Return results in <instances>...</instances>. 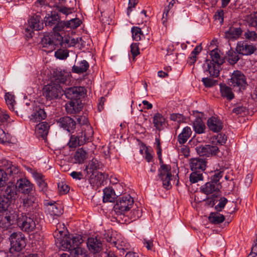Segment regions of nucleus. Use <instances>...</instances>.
Segmentation results:
<instances>
[{"instance_id":"49","label":"nucleus","mask_w":257,"mask_h":257,"mask_svg":"<svg viewBox=\"0 0 257 257\" xmlns=\"http://www.w3.org/2000/svg\"><path fill=\"white\" fill-rule=\"evenodd\" d=\"M132 32L133 39L137 41H140L141 39V36L144 35L141 28L139 27H133Z\"/></svg>"},{"instance_id":"32","label":"nucleus","mask_w":257,"mask_h":257,"mask_svg":"<svg viewBox=\"0 0 257 257\" xmlns=\"http://www.w3.org/2000/svg\"><path fill=\"white\" fill-rule=\"evenodd\" d=\"M56 42L57 43V46L60 45L62 48L66 49L71 47L70 45V37L68 36L62 37L60 34L56 33Z\"/></svg>"},{"instance_id":"20","label":"nucleus","mask_w":257,"mask_h":257,"mask_svg":"<svg viewBox=\"0 0 257 257\" xmlns=\"http://www.w3.org/2000/svg\"><path fill=\"white\" fill-rule=\"evenodd\" d=\"M206 161L204 159L196 158L190 160V168L192 171H203L206 168Z\"/></svg>"},{"instance_id":"25","label":"nucleus","mask_w":257,"mask_h":257,"mask_svg":"<svg viewBox=\"0 0 257 257\" xmlns=\"http://www.w3.org/2000/svg\"><path fill=\"white\" fill-rule=\"evenodd\" d=\"M46 211L51 216H60L62 214L61 207L55 202L48 203L46 206Z\"/></svg>"},{"instance_id":"38","label":"nucleus","mask_w":257,"mask_h":257,"mask_svg":"<svg viewBox=\"0 0 257 257\" xmlns=\"http://www.w3.org/2000/svg\"><path fill=\"white\" fill-rule=\"evenodd\" d=\"M75 163L78 164L83 163L86 159V152L82 148L78 149L74 156Z\"/></svg>"},{"instance_id":"3","label":"nucleus","mask_w":257,"mask_h":257,"mask_svg":"<svg viewBox=\"0 0 257 257\" xmlns=\"http://www.w3.org/2000/svg\"><path fill=\"white\" fill-rule=\"evenodd\" d=\"M63 89L60 84L51 82L43 89V95L47 100H51L60 98L63 94Z\"/></svg>"},{"instance_id":"57","label":"nucleus","mask_w":257,"mask_h":257,"mask_svg":"<svg viewBox=\"0 0 257 257\" xmlns=\"http://www.w3.org/2000/svg\"><path fill=\"white\" fill-rule=\"evenodd\" d=\"M25 235L21 232H14L10 237V239L12 241L14 240H15V241H23L25 240Z\"/></svg>"},{"instance_id":"54","label":"nucleus","mask_w":257,"mask_h":257,"mask_svg":"<svg viewBox=\"0 0 257 257\" xmlns=\"http://www.w3.org/2000/svg\"><path fill=\"white\" fill-rule=\"evenodd\" d=\"M107 174L104 173L97 172V184L100 185H104L107 183Z\"/></svg>"},{"instance_id":"45","label":"nucleus","mask_w":257,"mask_h":257,"mask_svg":"<svg viewBox=\"0 0 257 257\" xmlns=\"http://www.w3.org/2000/svg\"><path fill=\"white\" fill-rule=\"evenodd\" d=\"M227 141V137L223 134H219L217 135L216 137H213L212 141V143L214 145L217 146L219 145L220 146L223 145L225 144Z\"/></svg>"},{"instance_id":"6","label":"nucleus","mask_w":257,"mask_h":257,"mask_svg":"<svg viewBox=\"0 0 257 257\" xmlns=\"http://www.w3.org/2000/svg\"><path fill=\"white\" fill-rule=\"evenodd\" d=\"M41 18L39 15L32 16L28 21L30 28H26L25 33L28 38L33 37V31H39L43 28V23L41 22Z\"/></svg>"},{"instance_id":"56","label":"nucleus","mask_w":257,"mask_h":257,"mask_svg":"<svg viewBox=\"0 0 257 257\" xmlns=\"http://www.w3.org/2000/svg\"><path fill=\"white\" fill-rule=\"evenodd\" d=\"M100 22L101 23V28H100V30L101 32L102 31H104L105 26L106 24H108V16L107 15H105L104 12H101V16L99 18Z\"/></svg>"},{"instance_id":"41","label":"nucleus","mask_w":257,"mask_h":257,"mask_svg":"<svg viewBox=\"0 0 257 257\" xmlns=\"http://www.w3.org/2000/svg\"><path fill=\"white\" fill-rule=\"evenodd\" d=\"M193 127L196 133L201 134L203 133L205 126L201 117H198L195 119L193 123Z\"/></svg>"},{"instance_id":"12","label":"nucleus","mask_w":257,"mask_h":257,"mask_svg":"<svg viewBox=\"0 0 257 257\" xmlns=\"http://www.w3.org/2000/svg\"><path fill=\"white\" fill-rule=\"evenodd\" d=\"M42 47L44 48L43 50L46 52H52L57 46L56 42V33L51 35H45L42 39L41 42Z\"/></svg>"},{"instance_id":"29","label":"nucleus","mask_w":257,"mask_h":257,"mask_svg":"<svg viewBox=\"0 0 257 257\" xmlns=\"http://www.w3.org/2000/svg\"><path fill=\"white\" fill-rule=\"evenodd\" d=\"M46 116L47 114L44 109L36 107L31 114V120L33 122H38L44 119Z\"/></svg>"},{"instance_id":"53","label":"nucleus","mask_w":257,"mask_h":257,"mask_svg":"<svg viewBox=\"0 0 257 257\" xmlns=\"http://www.w3.org/2000/svg\"><path fill=\"white\" fill-rule=\"evenodd\" d=\"M228 200L227 198L225 197H221L219 200L218 204L214 207L215 210L217 212L221 211L224 208Z\"/></svg>"},{"instance_id":"64","label":"nucleus","mask_w":257,"mask_h":257,"mask_svg":"<svg viewBox=\"0 0 257 257\" xmlns=\"http://www.w3.org/2000/svg\"><path fill=\"white\" fill-rule=\"evenodd\" d=\"M218 197V194H212L211 196L207 198L206 200V203L207 204V205L210 206L212 207H213L216 202L217 201V198Z\"/></svg>"},{"instance_id":"23","label":"nucleus","mask_w":257,"mask_h":257,"mask_svg":"<svg viewBox=\"0 0 257 257\" xmlns=\"http://www.w3.org/2000/svg\"><path fill=\"white\" fill-rule=\"evenodd\" d=\"M33 176L36 181L40 191L46 193L48 189V185L45 182L44 176L41 173L35 172L33 173Z\"/></svg>"},{"instance_id":"27","label":"nucleus","mask_w":257,"mask_h":257,"mask_svg":"<svg viewBox=\"0 0 257 257\" xmlns=\"http://www.w3.org/2000/svg\"><path fill=\"white\" fill-rule=\"evenodd\" d=\"M219 86L220 92L222 97L226 98L229 101L234 98V95L230 87L222 83H220Z\"/></svg>"},{"instance_id":"26","label":"nucleus","mask_w":257,"mask_h":257,"mask_svg":"<svg viewBox=\"0 0 257 257\" xmlns=\"http://www.w3.org/2000/svg\"><path fill=\"white\" fill-rule=\"evenodd\" d=\"M207 125L209 129L214 132H218L222 128L221 121L214 117H212L208 119Z\"/></svg>"},{"instance_id":"47","label":"nucleus","mask_w":257,"mask_h":257,"mask_svg":"<svg viewBox=\"0 0 257 257\" xmlns=\"http://www.w3.org/2000/svg\"><path fill=\"white\" fill-rule=\"evenodd\" d=\"M203 179L201 171H193L190 175V181L192 183H197L198 181L203 180Z\"/></svg>"},{"instance_id":"1","label":"nucleus","mask_w":257,"mask_h":257,"mask_svg":"<svg viewBox=\"0 0 257 257\" xmlns=\"http://www.w3.org/2000/svg\"><path fill=\"white\" fill-rule=\"evenodd\" d=\"M66 97L70 99L66 103L65 109L68 113L74 114L79 112L83 107L81 98L84 95V88L83 87H72L66 88L63 91Z\"/></svg>"},{"instance_id":"21","label":"nucleus","mask_w":257,"mask_h":257,"mask_svg":"<svg viewBox=\"0 0 257 257\" xmlns=\"http://www.w3.org/2000/svg\"><path fill=\"white\" fill-rule=\"evenodd\" d=\"M120 192L116 194L111 187L105 188L103 190L102 200L103 202H114Z\"/></svg>"},{"instance_id":"11","label":"nucleus","mask_w":257,"mask_h":257,"mask_svg":"<svg viewBox=\"0 0 257 257\" xmlns=\"http://www.w3.org/2000/svg\"><path fill=\"white\" fill-rule=\"evenodd\" d=\"M197 154L200 156L211 157L215 156L219 151V148L216 145H201L196 148Z\"/></svg>"},{"instance_id":"36","label":"nucleus","mask_w":257,"mask_h":257,"mask_svg":"<svg viewBox=\"0 0 257 257\" xmlns=\"http://www.w3.org/2000/svg\"><path fill=\"white\" fill-rule=\"evenodd\" d=\"M5 213L4 219L7 220L8 226L14 224L16 221L18 223V219L20 216H19L16 212L13 210L8 212L7 210Z\"/></svg>"},{"instance_id":"48","label":"nucleus","mask_w":257,"mask_h":257,"mask_svg":"<svg viewBox=\"0 0 257 257\" xmlns=\"http://www.w3.org/2000/svg\"><path fill=\"white\" fill-rule=\"evenodd\" d=\"M81 24V21L77 18L72 19L69 21H66V28L76 29Z\"/></svg>"},{"instance_id":"42","label":"nucleus","mask_w":257,"mask_h":257,"mask_svg":"<svg viewBox=\"0 0 257 257\" xmlns=\"http://www.w3.org/2000/svg\"><path fill=\"white\" fill-rule=\"evenodd\" d=\"M165 121V118L163 116L159 113H156L153 117V123L154 126L157 130H160L163 124L164 123Z\"/></svg>"},{"instance_id":"35","label":"nucleus","mask_w":257,"mask_h":257,"mask_svg":"<svg viewBox=\"0 0 257 257\" xmlns=\"http://www.w3.org/2000/svg\"><path fill=\"white\" fill-rule=\"evenodd\" d=\"M219 212H211L208 217L209 221L213 224H217L223 222L225 220L223 215L219 213Z\"/></svg>"},{"instance_id":"28","label":"nucleus","mask_w":257,"mask_h":257,"mask_svg":"<svg viewBox=\"0 0 257 257\" xmlns=\"http://www.w3.org/2000/svg\"><path fill=\"white\" fill-rule=\"evenodd\" d=\"M49 127L50 126L47 122H41L36 125V132L39 137L45 138L48 134Z\"/></svg>"},{"instance_id":"55","label":"nucleus","mask_w":257,"mask_h":257,"mask_svg":"<svg viewBox=\"0 0 257 257\" xmlns=\"http://www.w3.org/2000/svg\"><path fill=\"white\" fill-rule=\"evenodd\" d=\"M56 10L58 12L65 15H68L69 14H72V11L73 10V8H67L65 7H63L59 5H56Z\"/></svg>"},{"instance_id":"52","label":"nucleus","mask_w":257,"mask_h":257,"mask_svg":"<svg viewBox=\"0 0 257 257\" xmlns=\"http://www.w3.org/2000/svg\"><path fill=\"white\" fill-rule=\"evenodd\" d=\"M5 100L10 109H13L15 102L14 96L9 92L6 93L5 95Z\"/></svg>"},{"instance_id":"30","label":"nucleus","mask_w":257,"mask_h":257,"mask_svg":"<svg viewBox=\"0 0 257 257\" xmlns=\"http://www.w3.org/2000/svg\"><path fill=\"white\" fill-rule=\"evenodd\" d=\"M241 33L242 30L239 27H231L225 32L224 37L229 39H236L241 35Z\"/></svg>"},{"instance_id":"34","label":"nucleus","mask_w":257,"mask_h":257,"mask_svg":"<svg viewBox=\"0 0 257 257\" xmlns=\"http://www.w3.org/2000/svg\"><path fill=\"white\" fill-rule=\"evenodd\" d=\"M26 246V242H11L9 251L12 254L20 252L25 249Z\"/></svg>"},{"instance_id":"50","label":"nucleus","mask_w":257,"mask_h":257,"mask_svg":"<svg viewBox=\"0 0 257 257\" xmlns=\"http://www.w3.org/2000/svg\"><path fill=\"white\" fill-rule=\"evenodd\" d=\"M9 176V173L3 169H0V188L4 186L8 180Z\"/></svg>"},{"instance_id":"24","label":"nucleus","mask_w":257,"mask_h":257,"mask_svg":"<svg viewBox=\"0 0 257 257\" xmlns=\"http://www.w3.org/2000/svg\"><path fill=\"white\" fill-rule=\"evenodd\" d=\"M89 64L85 60L75 61V64L72 67V71L77 74H81L86 72L89 68Z\"/></svg>"},{"instance_id":"17","label":"nucleus","mask_w":257,"mask_h":257,"mask_svg":"<svg viewBox=\"0 0 257 257\" xmlns=\"http://www.w3.org/2000/svg\"><path fill=\"white\" fill-rule=\"evenodd\" d=\"M1 169H3L9 173V176L13 177L14 181H15V175H17L20 172L19 169L16 166L13 165L12 162L3 159L0 161Z\"/></svg>"},{"instance_id":"46","label":"nucleus","mask_w":257,"mask_h":257,"mask_svg":"<svg viewBox=\"0 0 257 257\" xmlns=\"http://www.w3.org/2000/svg\"><path fill=\"white\" fill-rule=\"evenodd\" d=\"M69 56V51L65 48H60L55 52V56L59 59H66Z\"/></svg>"},{"instance_id":"60","label":"nucleus","mask_w":257,"mask_h":257,"mask_svg":"<svg viewBox=\"0 0 257 257\" xmlns=\"http://www.w3.org/2000/svg\"><path fill=\"white\" fill-rule=\"evenodd\" d=\"M223 171L217 170L214 172L213 175L211 177V181L216 183V184H220L219 183L220 179L223 176Z\"/></svg>"},{"instance_id":"22","label":"nucleus","mask_w":257,"mask_h":257,"mask_svg":"<svg viewBox=\"0 0 257 257\" xmlns=\"http://www.w3.org/2000/svg\"><path fill=\"white\" fill-rule=\"evenodd\" d=\"M35 193H30L23 199V206L28 211H31V208L37 205V200Z\"/></svg>"},{"instance_id":"16","label":"nucleus","mask_w":257,"mask_h":257,"mask_svg":"<svg viewBox=\"0 0 257 257\" xmlns=\"http://www.w3.org/2000/svg\"><path fill=\"white\" fill-rule=\"evenodd\" d=\"M94 131L91 125H86L84 130L76 136L80 145H83L86 142H91L93 136Z\"/></svg>"},{"instance_id":"39","label":"nucleus","mask_w":257,"mask_h":257,"mask_svg":"<svg viewBox=\"0 0 257 257\" xmlns=\"http://www.w3.org/2000/svg\"><path fill=\"white\" fill-rule=\"evenodd\" d=\"M220 66V65H218L210 62L209 63H207V69L206 71H208L210 76L217 77L219 75V68Z\"/></svg>"},{"instance_id":"18","label":"nucleus","mask_w":257,"mask_h":257,"mask_svg":"<svg viewBox=\"0 0 257 257\" xmlns=\"http://www.w3.org/2000/svg\"><path fill=\"white\" fill-rule=\"evenodd\" d=\"M57 124L59 126L69 132L73 131L76 126L75 120L69 116L60 117L57 120Z\"/></svg>"},{"instance_id":"40","label":"nucleus","mask_w":257,"mask_h":257,"mask_svg":"<svg viewBox=\"0 0 257 257\" xmlns=\"http://www.w3.org/2000/svg\"><path fill=\"white\" fill-rule=\"evenodd\" d=\"M210 55L211 58V61L210 62H211L212 63L221 65L224 62V59L220 57L219 54L217 52V49L211 51Z\"/></svg>"},{"instance_id":"8","label":"nucleus","mask_w":257,"mask_h":257,"mask_svg":"<svg viewBox=\"0 0 257 257\" xmlns=\"http://www.w3.org/2000/svg\"><path fill=\"white\" fill-rule=\"evenodd\" d=\"M15 179H17L16 186L20 192L25 194L35 193V190L34 185L29 180L26 178H18V175H15Z\"/></svg>"},{"instance_id":"2","label":"nucleus","mask_w":257,"mask_h":257,"mask_svg":"<svg viewBox=\"0 0 257 257\" xmlns=\"http://www.w3.org/2000/svg\"><path fill=\"white\" fill-rule=\"evenodd\" d=\"M134 203V199L130 195L119 197L114 205V211L117 215H125L132 207Z\"/></svg>"},{"instance_id":"15","label":"nucleus","mask_w":257,"mask_h":257,"mask_svg":"<svg viewBox=\"0 0 257 257\" xmlns=\"http://www.w3.org/2000/svg\"><path fill=\"white\" fill-rule=\"evenodd\" d=\"M236 50L240 54L247 56L252 54L256 50V48L246 41H243L237 43Z\"/></svg>"},{"instance_id":"13","label":"nucleus","mask_w":257,"mask_h":257,"mask_svg":"<svg viewBox=\"0 0 257 257\" xmlns=\"http://www.w3.org/2000/svg\"><path fill=\"white\" fill-rule=\"evenodd\" d=\"M85 170L89 178V181L92 188L96 186V159H93L86 166Z\"/></svg>"},{"instance_id":"33","label":"nucleus","mask_w":257,"mask_h":257,"mask_svg":"<svg viewBox=\"0 0 257 257\" xmlns=\"http://www.w3.org/2000/svg\"><path fill=\"white\" fill-rule=\"evenodd\" d=\"M192 131L190 127H185L182 133L178 137V141L180 144H185L191 137Z\"/></svg>"},{"instance_id":"43","label":"nucleus","mask_w":257,"mask_h":257,"mask_svg":"<svg viewBox=\"0 0 257 257\" xmlns=\"http://www.w3.org/2000/svg\"><path fill=\"white\" fill-rule=\"evenodd\" d=\"M46 26L52 27L60 21L58 14L52 15L51 16L45 17L44 19Z\"/></svg>"},{"instance_id":"14","label":"nucleus","mask_w":257,"mask_h":257,"mask_svg":"<svg viewBox=\"0 0 257 257\" xmlns=\"http://www.w3.org/2000/svg\"><path fill=\"white\" fill-rule=\"evenodd\" d=\"M0 190V195L5 197L10 203L17 198V188L16 185L11 184L7 186L4 185L1 187Z\"/></svg>"},{"instance_id":"10","label":"nucleus","mask_w":257,"mask_h":257,"mask_svg":"<svg viewBox=\"0 0 257 257\" xmlns=\"http://www.w3.org/2000/svg\"><path fill=\"white\" fill-rule=\"evenodd\" d=\"M18 225L22 230L28 232L33 231L36 227V223L33 219L23 213L18 219Z\"/></svg>"},{"instance_id":"37","label":"nucleus","mask_w":257,"mask_h":257,"mask_svg":"<svg viewBox=\"0 0 257 257\" xmlns=\"http://www.w3.org/2000/svg\"><path fill=\"white\" fill-rule=\"evenodd\" d=\"M10 205L9 201L4 196L0 195V224L3 221V215L8 210Z\"/></svg>"},{"instance_id":"31","label":"nucleus","mask_w":257,"mask_h":257,"mask_svg":"<svg viewBox=\"0 0 257 257\" xmlns=\"http://www.w3.org/2000/svg\"><path fill=\"white\" fill-rule=\"evenodd\" d=\"M67 79V75L64 71L56 70L54 72L53 80L51 82L64 84Z\"/></svg>"},{"instance_id":"63","label":"nucleus","mask_w":257,"mask_h":257,"mask_svg":"<svg viewBox=\"0 0 257 257\" xmlns=\"http://www.w3.org/2000/svg\"><path fill=\"white\" fill-rule=\"evenodd\" d=\"M99 242L101 243V242H97V257H117L113 253L110 252L102 251L100 252Z\"/></svg>"},{"instance_id":"4","label":"nucleus","mask_w":257,"mask_h":257,"mask_svg":"<svg viewBox=\"0 0 257 257\" xmlns=\"http://www.w3.org/2000/svg\"><path fill=\"white\" fill-rule=\"evenodd\" d=\"M54 232L53 236L55 239L57 241H84L85 237L82 235V234H70L68 231L64 227L62 230L58 228Z\"/></svg>"},{"instance_id":"62","label":"nucleus","mask_w":257,"mask_h":257,"mask_svg":"<svg viewBox=\"0 0 257 257\" xmlns=\"http://www.w3.org/2000/svg\"><path fill=\"white\" fill-rule=\"evenodd\" d=\"M65 27L66 28V22L59 21L53 27V30L55 33H58L57 32L63 30Z\"/></svg>"},{"instance_id":"59","label":"nucleus","mask_w":257,"mask_h":257,"mask_svg":"<svg viewBox=\"0 0 257 257\" xmlns=\"http://www.w3.org/2000/svg\"><path fill=\"white\" fill-rule=\"evenodd\" d=\"M202 82L206 87H211L215 85L217 81L207 77L202 78Z\"/></svg>"},{"instance_id":"44","label":"nucleus","mask_w":257,"mask_h":257,"mask_svg":"<svg viewBox=\"0 0 257 257\" xmlns=\"http://www.w3.org/2000/svg\"><path fill=\"white\" fill-rule=\"evenodd\" d=\"M228 61L231 65H234L239 60L240 57L234 51L229 50L227 53Z\"/></svg>"},{"instance_id":"7","label":"nucleus","mask_w":257,"mask_h":257,"mask_svg":"<svg viewBox=\"0 0 257 257\" xmlns=\"http://www.w3.org/2000/svg\"><path fill=\"white\" fill-rule=\"evenodd\" d=\"M63 250L70 251L73 257H87L86 250L80 247H75L74 242H59Z\"/></svg>"},{"instance_id":"61","label":"nucleus","mask_w":257,"mask_h":257,"mask_svg":"<svg viewBox=\"0 0 257 257\" xmlns=\"http://www.w3.org/2000/svg\"><path fill=\"white\" fill-rule=\"evenodd\" d=\"M78 123L81 125V130H84V127L86 125H90L88 123V119L85 116H79L77 118Z\"/></svg>"},{"instance_id":"51","label":"nucleus","mask_w":257,"mask_h":257,"mask_svg":"<svg viewBox=\"0 0 257 257\" xmlns=\"http://www.w3.org/2000/svg\"><path fill=\"white\" fill-rule=\"evenodd\" d=\"M232 112L237 115H244L248 113V109L245 106L238 105L232 109Z\"/></svg>"},{"instance_id":"58","label":"nucleus","mask_w":257,"mask_h":257,"mask_svg":"<svg viewBox=\"0 0 257 257\" xmlns=\"http://www.w3.org/2000/svg\"><path fill=\"white\" fill-rule=\"evenodd\" d=\"M58 188L60 194H67L69 191V187L68 185L63 182H60L58 184Z\"/></svg>"},{"instance_id":"9","label":"nucleus","mask_w":257,"mask_h":257,"mask_svg":"<svg viewBox=\"0 0 257 257\" xmlns=\"http://www.w3.org/2000/svg\"><path fill=\"white\" fill-rule=\"evenodd\" d=\"M171 170V166L165 164H162L159 170V177L162 181L163 187L167 190L171 188L170 180L172 179V175Z\"/></svg>"},{"instance_id":"5","label":"nucleus","mask_w":257,"mask_h":257,"mask_svg":"<svg viewBox=\"0 0 257 257\" xmlns=\"http://www.w3.org/2000/svg\"><path fill=\"white\" fill-rule=\"evenodd\" d=\"M229 84L233 88H237L238 91L244 90L247 83L245 76L240 71H234L229 80Z\"/></svg>"},{"instance_id":"19","label":"nucleus","mask_w":257,"mask_h":257,"mask_svg":"<svg viewBox=\"0 0 257 257\" xmlns=\"http://www.w3.org/2000/svg\"><path fill=\"white\" fill-rule=\"evenodd\" d=\"M221 186L220 184H216L212 181H210L206 183L205 185L201 186L200 190L201 192L208 195L213 193V194H218L219 192V188Z\"/></svg>"}]
</instances>
